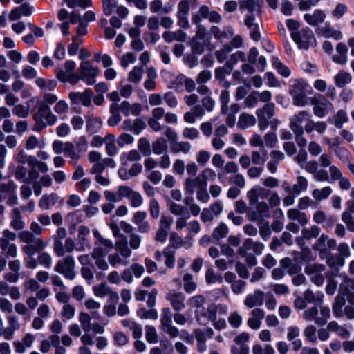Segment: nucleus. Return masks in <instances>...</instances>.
<instances>
[{"label":"nucleus","instance_id":"603ef678","mask_svg":"<svg viewBox=\"0 0 354 354\" xmlns=\"http://www.w3.org/2000/svg\"><path fill=\"white\" fill-rule=\"evenodd\" d=\"M321 232V228L317 225H312L309 227H304L301 230L302 239L310 240L318 237Z\"/></svg>","mask_w":354,"mask_h":354},{"label":"nucleus","instance_id":"b1692460","mask_svg":"<svg viewBox=\"0 0 354 354\" xmlns=\"http://www.w3.org/2000/svg\"><path fill=\"white\" fill-rule=\"evenodd\" d=\"M313 221L317 224H322L324 228L330 229L335 223L334 216L327 215L322 210L316 211L313 216Z\"/></svg>","mask_w":354,"mask_h":354},{"label":"nucleus","instance_id":"f03ea898","mask_svg":"<svg viewBox=\"0 0 354 354\" xmlns=\"http://www.w3.org/2000/svg\"><path fill=\"white\" fill-rule=\"evenodd\" d=\"M17 235L22 243L26 244L22 248V250L28 257H34L36 252L43 250L48 245L28 230L21 231Z\"/></svg>","mask_w":354,"mask_h":354},{"label":"nucleus","instance_id":"f3484780","mask_svg":"<svg viewBox=\"0 0 354 354\" xmlns=\"http://www.w3.org/2000/svg\"><path fill=\"white\" fill-rule=\"evenodd\" d=\"M270 196V191L259 185H254L247 192L246 196L250 207L259 201V199H266Z\"/></svg>","mask_w":354,"mask_h":354},{"label":"nucleus","instance_id":"4c0bfd02","mask_svg":"<svg viewBox=\"0 0 354 354\" xmlns=\"http://www.w3.org/2000/svg\"><path fill=\"white\" fill-rule=\"evenodd\" d=\"M162 256H163L165 259V266L169 269L174 268L176 261L174 252L171 251L170 249L165 248L162 251V254L159 251L156 252V258L158 261L161 260Z\"/></svg>","mask_w":354,"mask_h":354},{"label":"nucleus","instance_id":"6e6d98bb","mask_svg":"<svg viewBox=\"0 0 354 354\" xmlns=\"http://www.w3.org/2000/svg\"><path fill=\"white\" fill-rule=\"evenodd\" d=\"M257 117L266 118L270 119L274 114V104L273 103H267L263 108L258 109L256 111Z\"/></svg>","mask_w":354,"mask_h":354},{"label":"nucleus","instance_id":"ea45409f","mask_svg":"<svg viewBox=\"0 0 354 354\" xmlns=\"http://www.w3.org/2000/svg\"><path fill=\"white\" fill-rule=\"evenodd\" d=\"M319 33L325 38H333L335 40H340L343 37L340 30H335L330 24H327L319 30Z\"/></svg>","mask_w":354,"mask_h":354},{"label":"nucleus","instance_id":"bb28decb","mask_svg":"<svg viewBox=\"0 0 354 354\" xmlns=\"http://www.w3.org/2000/svg\"><path fill=\"white\" fill-rule=\"evenodd\" d=\"M245 25L250 30V37L256 41L261 38L259 24L256 21L254 15H248L244 20Z\"/></svg>","mask_w":354,"mask_h":354},{"label":"nucleus","instance_id":"49530a36","mask_svg":"<svg viewBox=\"0 0 354 354\" xmlns=\"http://www.w3.org/2000/svg\"><path fill=\"white\" fill-rule=\"evenodd\" d=\"M210 11L211 10L209 6H207V5L201 6L199 8L198 10L194 15H193L192 17V22L197 26H202L201 24L202 19H207Z\"/></svg>","mask_w":354,"mask_h":354},{"label":"nucleus","instance_id":"1a4fd4ad","mask_svg":"<svg viewBox=\"0 0 354 354\" xmlns=\"http://www.w3.org/2000/svg\"><path fill=\"white\" fill-rule=\"evenodd\" d=\"M172 313L169 307L162 309L160 317V328L165 333L168 334L171 338L177 337L179 335V330L176 326L172 324Z\"/></svg>","mask_w":354,"mask_h":354},{"label":"nucleus","instance_id":"864d4df0","mask_svg":"<svg viewBox=\"0 0 354 354\" xmlns=\"http://www.w3.org/2000/svg\"><path fill=\"white\" fill-rule=\"evenodd\" d=\"M268 151L263 149L261 151H252L251 152V160L255 165H261L262 166L267 161Z\"/></svg>","mask_w":354,"mask_h":354},{"label":"nucleus","instance_id":"cd10ccee","mask_svg":"<svg viewBox=\"0 0 354 354\" xmlns=\"http://www.w3.org/2000/svg\"><path fill=\"white\" fill-rule=\"evenodd\" d=\"M10 227L14 230L19 231L24 229L26 223L23 220L21 211L19 208H13L10 214Z\"/></svg>","mask_w":354,"mask_h":354},{"label":"nucleus","instance_id":"4468645a","mask_svg":"<svg viewBox=\"0 0 354 354\" xmlns=\"http://www.w3.org/2000/svg\"><path fill=\"white\" fill-rule=\"evenodd\" d=\"M16 160L22 164L27 163L30 167H37L41 173L48 171V167L46 163L38 160L35 157L26 154L25 151L21 150L16 156Z\"/></svg>","mask_w":354,"mask_h":354},{"label":"nucleus","instance_id":"c03bdc74","mask_svg":"<svg viewBox=\"0 0 354 354\" xmlns=\"http://www.w3.org/2000/svg\"><path fill=\"white\" fill-rule=\"evenodd\" d=\"M170 149L171 153L176 154L178 153H183L187 154L191 151L192 145L188 142L176 140L171 144Z\"/></svg>","mask_w":354,"mask_h":354},{"label":"nucleus","instance_id":"4be33fe9","mask_svg":"<svg viewBox=\"0 0 354 354\" xmlns=\"http://www.w3.org/2000/svg\"><path fill=\"white\" fill-rule=\"evenodd\" d=\"M265 299V293L261 290H255L252 293L248 294L243 304L249 308L263 305Z\"/></svg>","mask_w":354,"mask_h":354},{"label":"nucleus","instance_id":"58836bf2","mask_svg":"<svg viewBox=\"0 0 354 354\" xmlns=\"http://www.w3.org/2000/svg\"><path fill=\"white\" fill-rule=\"evenodd\" d=\"M240 248L247 251L252 250L257 255H261L265 245L262 243L254 241L251 239H247Z\"/></svg>","mask_w":354,"mask_h":354},{"label":"nucleus","instance_id":"a18cd8bd","mask_svg":"<svg viewBox=\"0 0 354 354\" xmlns=\"http://www.w3.org/2000/svg\"><path fill=\"white\" fill-rule=\"evenodd\" d=\"M206 302V297L203 295H196L189 298L187 304L192 308H194V314L197 310L203 308Z\"/></svg>","mask_w":354,"mask_h":354},{"label":"nucleus","instance_id":"dca6fc26","mask_svg":"<svg viewBox=\"0 0 354 354\" xmlns=\"http://www.w3.org/2000/svg\"><path fill=\"white\" fill-rule=\"evenodd\" d=\"M248 214L251 221H261L269 215V205L265 201H259L250 207Z\"/></svg>","mask_w":354,"mask_h":354},{"label":"nucleus","instance_id":"0eeeda50","mask_svg":"<svg viewBox=\"0 0 354 354\" xmlns=\"http://www.w3.org/2000/svg\"><path fill=\"white\" fill-rule=\"evenodd\" d=\"M337 247V241L330 239L328 235L322 234L313 245V249L319 252L321 259L326 258L330 250Z\"/></svg>","mask_w":354,"mask_h":354},{"label":"nucleus","instance_id":"de8ad7c7","mask_svg":"<svg viewBox=\"0 0 354 354\" xmlns=\"http://www.w3.org/2000/svg\"><path fill=\"white\" fill-rule=\"evenodd\" d=\"M196 82L192 78L182 74L177 76L174 81L176 84H183L186 91L189 93L196 89Z\"/></svg>","mask_w":354,"mask_h":354},{"label":"nucleus","instance_id":"c85d7f7f","mask_svg":"<svg viewBox=\"0 0 354 354\" xmlns=\"http://www.w3.org/2000/svg\"><path fill=\"white\" fill-rule=\"evenodd\" d=\"M121 111L125 116L130 114L138 116L142 111V106L138 103L130 104L128 101H123L119 104V111Z\"/></svg>","mask_w":354,"mask_h":354},{"label":"nucleus","instance_id":"39448f33","mask_svg":"<svg viewBox=\"0 0 354 354\" xmlns=\"http://www.w3.org/2000/svg\"><path fill=\"white\" fill-rule=\"evenodd\" d=\"M310 102L314 115L319 118H324L334 108L333 103L322 94L314 95L310 97Z\"/></svg>","mask_w":354,"mask_h":354},{"label":"nucleus","instance_id":"a19ab883","mask_svg":"<svg viewBox=\"0 0 354 354\" xmlns=\"http://www.w3.org/2000/svg\"><path fill=\"white\" fill-rule=\"evenodd\" d=\"M334 81L337 87L344 88L351 82L352 76L350 73L341 70L334 76Z\"/></svg>","mask_w":354,"mask_h":354},{"label":"nucleus","instance_id":"052dcab7","mask_svg":"<svg viewBox=\"0 0 354 354\" xmlns=\"http://www.w3.org/2000/svg\"><path fill=\"white\" fill-rule=\"evenodd\" d=\"M168 146L167 141L163 138H158L152 144V151L156 155H160L167 151Z\"/></svg>","mask_w":354,"mask_h":354},{"label":"nucleus","instance_id":"20e7f679","mask_svg":"<svg viewBox=\"0 0 354 354\" xmlns=\"http://www.w3.org/2000/svg\"><path fill=\"white\" fill-rule=\"evenodd\" d=\"M308 84L304 80H295L290 86L289 93L295 106L302 107L306 104V93Z\"/></svg>","mask_w":354,"mask_h":354},{"label":"nucleus","instance_id":"7c9ffc66","mask_svg":"<svg viewBox=\"0 0 354 354\" xmlns=\"http://www.w3.org/2000/svg\"><path fill=\"white\" fill-rule=\"evenodd\" d=\"M349 121L347 112L345 110H338L333 117L328 118V122L337 129H342L343 125Z\"/></svg>","mask_w":354,"mask_h":354},{"label":"nucleus","instance_id":"6e6552de","mask_svg":"<svg viewBox=\"0 0 354 354\" xmlns=\"http://www.w3.org/2000/svg\"><path fill=\"white\" fill-rule=\"evenodd\" d=\"M75 267V262L73 257L68 255L62 260L57 261L55 266V270L62 274L66 279L73 280L76 277Z\"/></svg>","mask_w":354,"mask_h":354},{"label":"nucleus","instance_id":"f704fd0d","mask_svg":"<svg viewBox=\"0 0 354 354\" xmlns=\"http://www.w3.org/2000/svg\"><path fill=\"white\" fill-rule=\"evenodd\" d=\"M287 216L290 220L297 221L301 225L304 226L308 223V218L305 212L301 209L292 208L287 211Z\"/></svg>","mask_w":354,"mask_h":354},{"label":"nucleus","instance_id":"e2e57ef3","mask_svg":"<svg viewBox=\"0 0 354 354\" xmlns=\"http://www.w3.org/2000/svg\"><path fill=\"white\" fill-rule=\"evenodd\" d=\"M143 73L144 70L142 67L136 66L129 73L128 81L132 83L138 84L141 81Z\"/></svg>","mask_w":354,"mask_h":354},{"label":"nucleus","instance_id":"2f4dec72","mask_svg":"<svg viewBox=\"0 0 354 354\" xmlns=\"http://www.w3.org/2000/svg\"><path fill=\"white\" fill-rule=\"evenodd\" d=\"M206 187L205 184L199 176L194 178H187L185 181V190L189 194H193L196 188L200 189Z\"/></svg>","mask_w":354,"mask_h":354},{"label":"nucleus","instance_id":"13d9d810","mask_svg":"<svg viewBox=\"0 0 354 354\" xmlns=\"http://www.w3.org/2000/svg\"><path fill=\"white\" fill-rule=\"evenodd\" d=\"M327 259V264L328 266L334 269H337L339 267H342L344 265L345 261L341 257V255H339L338 254H330L329 253L328 256L326 258Z\"/></svg>","mask_w":354,"mask_h":354},{"label":"nucleus","instance_id":"7ed1b4c3","mask_svg":"<svg viewBox=\"0 0 354 354\" xmlns=\"http://www.w3.org/2000/svg\"><path fill=\"white\" fill-rule=\"evenodd\" d=\"M1 234L0 249L7 257L16 258L18 255V248L13 242L17 238V234L8 228H5L3 230Z\"/></svg>","mask_w":354,"mask_h":354},{"label":"nucleus","instance_id":"aec40b11","mask_svg":"<svg viewBox=\"0 0 354 354\" xmlns=\"http://www.w3.org/2000/svg\"><path fill=\"white\" fill-rule=\"evenodd\" d=\"M147 212L145 211H137L133 214L132 222L137 226L140 233L145 234L150 230V224L146 220Z\"/></svg>","mask_w":354,"mask_h":354},{"label":"nucleus","instance_id":"a878e982","mask_svg":"<svg viewBox=\"0 0 354 354\" xmlns=\"http://www.w3.org/2000/svg\"><path fill=\"white\" fill-rule=\"evenodd\" d=\"M327 127V124L325 121H315L310 116L307 123L304 125V132L305 131L306 133L309 134L315 131L319 134H323L326 131Z\"/></svg>","mask_w":354,"mask_h":354},{"label":"nucleus","instance_id":"3c124183","mask_svg":"<svg viewBox=\"0 0 354 354\" xmlns=\"http://www.w3.org/2000/svg\"><path fill=\"white\" fill-rule=\"evenodd\" d=\"M115 250L123 259H128L131 257L132 252L128 246L127 241L125 237L123 240L119 241L115 243Z\"/></svg>","mask_w":354,"mask_h":354},{"label":"nucleus","instance_id":"6ab92c4d","mask_svg":"<svg viewBox=\"0 0 354 354\" xmlns=\"http://www.w3.org/2000/svg\"><path fill=\"white\" fill-rule=\"evenodd\" d=\"M176 312H180L185 308V296L181 292L169 291L165 297Z\"/></svg>","mask_w":354,"mask_h":354},{"label":"nucleus","instance_id":"8fccbe9b","mask_svg":"<svg viewBox=\"0 0 354 354\" xmlns=\"http://www.w3.org/2000/svg\"><path fill=\"white\" fill-rule=\"evenodd\" d=\"M140 159L141 156L136 149H132L128 152L122 153L120 156L121 163L124 165H128L130 162L139 161Z\"/></svg>","mask_w":354,"mask_h":354},{"label":"nucleus","instance_id":"0e129e2a","mask_svg":"<svg viewBox=\"0 0 354 354\" xmlns=\"http://www.w3.org/2000/svg\"><path fill=\"white\" fill-rule=\"evenodd\" d=\"M239 8L241 10H247L248 15H254L259 10V6L255 0H243L240 2Z\"/></svg>","mask_w":354,"mask_h":354},{"label":"nucleus","instance_id":"423d86ee","mask_svg":"<svg viewBox=\"0 0 354 354\" xmlns=\"http://www.w3.org/2000/svg\"><path fill=\"white\" fill-rule=\"evenodd\" d=\"M208 40V34L205 26H197L196 34L192 37L190 41L192 52L201 55L205 51Z\"/></svg>","mask_w":354,"mask_h":354},{"label":"nucleus","instance_id":"c9c22d12","mask_svg":"<svg viewBox=\"0 0 354 354\" xmlns=\"http://www.w3.org/2000/svg\"><path fill=\"white\" fill-rule=\"evenodd\" d=\"M187 37V34L182 30L178 29L176 31H165L162 34L163 39L167 43L173 41H185Z\"/></svg>","mask_w":354,"mask_h":354},{"label":"nucleus","instance_id":"ddd939ff","mask_svg":"<svg viewBox=\"0 0 354 354\" xmlns=\"http://www.w3.org/2000/svg\"><path fill=\"white\" fill-rule=\"evenodd\" d=\"M190 10V3L188 0H180L177 5V12L176 14L177 24L180 28L189 29L190 24L189 21V14Z\"/></svg>","mask_w":354,"mask_h":354},{"label":"nucleus","instance_id":"79ce46f5","mask_svg":"<svg viewBox=\"0 0 354 354\" xmlns=\"http://www.w3.org/2000/svg\"><path fill=\"white\" fill-rule=\"evenodd\" d=\"M56 77L60 82L63 83L68 82L71 85L77 84L80 80H82L80 74H66V73H64L63 70L58 71Z\"/></svg>","mask_w":354,"mask_h":354},{"label":"nucleus","instance_id":"5701e85b","mask_svg":"<svg viewBox=\"0 0 354 354\" xmlns=\"http://www.w3.org/2000/svg\"><path fill=\"white\" fill-rule=\"evenodd\" d=\"M35 338L30 333L26 334L21 340H17L13 342L15 351L17 353L22 354L26 352L28 348L32 347Z\"/></svg>","mask_w":354,"mask_h":354},{"label":"nucleus","instance_id":"bf43d9fd","mask_svg":"<svg viewBox=\"0 0 354 354\" xmlns=\"http://www.w3.org/2000/svg\"><path fill=\"white\" fill-rule=\"evenodd\" d=\"M184 290L185 292L190 294L196 290L197 284L194 281V277L191 274L186 273L183 277Z\"/></svg>","mask_w":354,"mask_h":354},{"label":"nucleus","instance_id":"c756f323","mask_svg":"<svg viewBox=\"0 0 354 354\" xmlns=\"http://www.w3.org/2000/svg\"><path fill=\"white\" fill-rule=\"evenodd\" d=\"M32 12V7L27 3H24L11 10L9 14V19L15 21L19 19L21 16L28 17Z\"/></svg>","mask_w":354,"mask_h":354},{"label":"nucleus","instance_id":"f8f14e48","mask_svg":"<svg viewBox=\"0 0 354 354\" xmlns=\"http://www.w3.org/2000/svg\"><path fill=\"white\" fill-rule=\"evenodd\" d=\"M291 37L300 49L304 50L308 49L310 44L315 40L313 33L308 28L292 32Z\"/></svg>","mask_w":354,"mask_h":354},{"label":"nucleus","instance_id":"680f3d73","mask_svg":"<svg viewBox=\"0 0 354 354\" xmlns=\"http://www.w3.org/2000/svg\"><path fill=\"white\" fill-rule=\"evenodd\" d=\"M345 297L344 295H338L335 299V302L333 304V310L334 315L337 317H342L343 315L342 313V307L345 304Z\"/></svg>","mask_w":354,"mask_h":354},{"label":"nucleus","instance_id":"69168bd1","mask_svg":"<svg viewBox=\"0 0 354 354\" xmlns=\"http://www.w3.org/2000/svg\"><path fill=\"white\" fill-rule=\"evenodd\" d=\"M30 103V102H29L27 103V106L22 104H16L12 109L13 115L19 118H26L30 115V110L28 108Z\"/></svg>","mask_w":354,"mask_h":354},{"label":"nucleus","instance_id":"4d7b16f0","mask_svg":"<svg viewBox=\"0 0 354 354\" xmlns=\"http://www.w3.org/2000/svg\"><path fill=\"white\" fill-rule=\"evenodd\" d=\"M36 85L41 89H46L52 91L55 90L57 86V83L55 80H46L42 77H37L35 80Z\"/></svg>","mask_w":354,"mask_h":354},{"label":"nucleus","instance_id":"9d476101","mask_svg":"<svg viewBox=\"0 0 354 354\" xmlns=\"http://www.w3.org/2000/svg\"><path fill=\"white\" fill-rule=\"evenodd\" d=\"M82 80L86 84L93 85L96 82V77L99 74V68L88 61L82 62L78 68Z\"/></svg>","mask_w":354,"mask_h":354},{"label":"nucleus","instance_id":"09e8293b","mask_svg":"<svg viewBox=\"0 0 354 354\" xmlns=\"http://www.w3.org/2000/svg\"><path fill=\"white\" fill-rule=\"evenodd\" d=\"M110 113L111 114V117L108 119V124L110 127L116 126L122 120V117L120 114L119 111V104H111L110 105L109 109Z\"/></svg>","mask_w":354,"mask_h":354},{"label":"nucleus","instance_id":"412c9836","mask_svg":"<svg viewBox=\"0 0 354 354\" xmlns=\"http://www.w3.org/2000/svg\"><path fill=\"white\" fill-rule=\"evenodd\" d=\"M326 18V12L321 9H315L312 12H308L304 15L306 22L312 26H317L324 23Z\"/></svg>","mask_w":354,"mask_h":354},{"label":"nucleus","instance_id":"2eb2a0df","mask_svg":"<svg viewBox=\"0 0 354 354\" xmlns=\"http://www.w3.org/2000/svg\"><path fill=\"white\" fill-rule=\"evenodd\" d=\"M93 93L89 88L85 89L83 92L71 91L68 93V99L73 105L82 104L84 106H89L91 104Z\"/></svg>","mask_w":354,"mask_h":354},{"label":"nucleus","instance_id":"774afa93","mask_svg":"<svg viewBox=\"0 0 354 354\" xmlns=\"http://www.w3.org/2000/svg\"><path fill=\"white\" fill-rule=\"evenodd\" d=\"M112 288L105 283H102L92 288L94 295L100 298H103L111 292Z\"/></svg>","mask_w":354,"mask_h":354},{"label":"nucleus","instance_id":"e433bc0d","mask_svg":"<svg viewBox=\"0 0 354 354\" xmlns=\"http://www.w3.org/2000/svg\"><path fill=\"white\" fill-rule=\"evenodd\" d=\"M210 33L216 39H227L230 37L234 35V31L232 27H225L223 30H221L217 26H213L210 28Z\"/></svg>","mask_w":354,"mask_h":354},{"label":"nucleus","instance_id":"5fc2aeb1","mask_svg":"<svg viewBox=\"0 0 354 354\" xmlns=\"http://www.w3.org/2000/svg\"><path fill=\"white\" fill-rule=\"evenodd\" d=\"M332 188L329 186L322 189H315L312 192V196L316 201H322L328 198L332 194Z\"/></svg>","mask_w":354,"mask_h":354},{"label":"nucleus","instance_id":"393cba45","mask_svg":"<svg viewBox=\"0 0 354 354\" xmlns=\"http://www.w3.org/2000/svg\"><path fill=\"white\" fill-rule=\"evenodd\" d=\"M251 317L247 320L248 326L252 330H258L261 328V322L265 317V312L261 308H254L251 313Z\"/></svg>","mask_w":354,"mask_h":354},{"label":"nucleus","instance_id":"37998d69","mask_svg":"<svg viewBox=\"0 0 354 354\" xmlns=\"http://www.w3.org/2000/svg\"><path fill=\"white\" fill-rule=\"evenodd\" d=\"M257 120L253 115L243 113L239 115L237 125L240 129H245L254 126Z\"/></svg>","mask_w":354,"mask_h":354},{"label":"nucleus","instance_id":"338daca9","mask_svg":"<svg viewBox=\"0 0 354 354\" xmlns=\"http://www.w3.org/2000/svg\"><path fill=\"white\" fill-rule=\"evenodd\" d=\"M303 297L307 303L321 304L323 301L324 295L322 292L315 295L312 290H307L304 292Z\"/></svg>","mask_w":354,"mask_h":354},{"label":"nucleus","instance_id":"473e14b6","mask_svg":"<svg viewBox=\"0 0 354 354\" xmlns=\"http://www.w3.org/2000/svg\"><path fill=\"white\" fill-rule=\"evenodd\" d=\"M149 9L151 13L160 12L166 15L172 12L174 6L169 3L164 6L162 0H153L149 3Z\"/></svg>","mask_w":354,"mask_h":354},{"label":"nucleus","instance_id":"a211bd4d","mask_svg":"<svg viewBox=\"0 0 354 354\" xmlns=\"http://www.w3.org/2000/svg\"><path fill=\"white\" fill-rule=\"evenodd\" d=\"M310 113L309 111L302 110L299 111L297 113L292 115L290 120V128L292 131H304V124L307 123L308 120L310 118Z\"/></svg>","mask_w":354,"mask_h":354},{"label":"nucleus","instance_id":"72a5a7b5","mask_svg":"<svg viewBox=\"0 0 354 354\" xmlns=\"http://www.w3.org/2000/svg\"><path fill=\"white\" fill-rule=\"evenodd\" d=\"M169 242L171 246L175 248H180L181 247L189 248L192 245V239L187 236L186 241H183L176 232H172L170 234Z\"/></svg>","mask_w":354,"mask_h":354},{"label":"nucleus","instance_id":"9b49d317","mask_svg":"<svg viewBox=\"0 0 354 354\" xmlns=\"http://www.w3.org/2000/svg\"><path fill=\"white\" fill-rule=\"evenodd\" d=\"M195 318L197 323L201 326H205L209 322L215 321L217 318L216 304H211L207 308L204 306L199 311L197 310L195 314Z\"/></svg>","mask_w":354,"mask_h":354},{"label":"nucleus","instance_id":"f257e3e1","mask_svg":"<svg viewBox=\"0 0 354 354\" xmlns=\"http://www.w3.org/2000/svg\"><path fill=\"white\" fill-rule=\"evenodd\" d=\"M42 99L40 101L37 97H33L29 100V102L38 105L37 111L32 115L35 122L32 131L36 132L41 131L48 126H53L58 121L57 116L53 113L50 106L57 103L58 96L52 93H44Z\"/></svg>","mask_w":354,"mask_h":354}]
</instances>
